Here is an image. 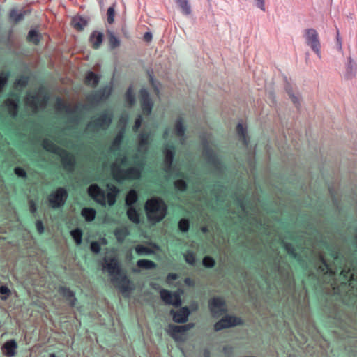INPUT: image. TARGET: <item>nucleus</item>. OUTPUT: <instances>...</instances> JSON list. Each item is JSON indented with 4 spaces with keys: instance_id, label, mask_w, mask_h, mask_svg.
<instances>
[{
    "instance_id": "36",
    "label": "nucleus",
    "mask_w": 357,
    "mask_h": 357,
    "mask_svg": "<svg viewBox=\"0 0 357 357\" xmlns=\"http://www.w3.org/2000/svg\"><path fill=\"white\" fill-rule=\"evenodd\" d=\"M114 235L119 241L122 242L129 235V231L125 227L118 228L115 230Z\"/></svg>"
},
{
    "instance_id": "38",
    "label": "nucleus",
    "mask_w": 357,
    "mask_h": 357,
    "mask_svg": "<svg viewBox=\"0 0 357 357\" xmlns=\"http://www.w3.org/2000/svg\"><path fill=\"white\" fill-rule=\"evenodd\" d=\"M70 236L74 239L77 245H79L82 241V231L79 228L75 229L70 231Z\"/></svg>"
},
{
    "instance_id": "8",
    "label": "nucleus",
    "mask_w": 357,
    "mask_h": 357,
    "mask_svg": "<svg viewBox=\"0 0 357 357\" xmlns=\"http://www.w3.org/2000/svg\"><path fill=\"white\" fill-rule=\"evenodd\" d=\"M202 155L207 164L213 168V172L215 174H218L222 172L223 168L222 163L216 153L208 146V144H204Z\"/></svg>"
},
{
    "instance_id": "44",
    "label": "nucleus",
    "mask_w": 357,
    "mask_h": 357,
    "mask_svg": "<svg viewBox=\"0 0 357 357\" xmlns=\"http://www.w3.org/2000/svg\"><path fill=\"white\" fill-rule=\"evenodd\" d=\"M10 17L15 22H18L24 18V14L16 10H12L10 13Z\"/></svg>"
},
{
    "instance_id": "43",
    "label": "nucleus",
    "mask_w": 357,
    "mask_h": 357,
    "mask_svg": "<svg viewBox=\"0 0 357 357\" xmlns=\"http://www.w3.org/2000/svg\"><path fill=\"white\" fill-rule=\"evenodd\" d=\"M135 252L138 255H149L151 253L150 248L141 245L136 246Z\"/></svg>"
},
{
    "instance_id": "57",
    "label": "nucleus",
    "mask_w": 357,
    "mask_h": 357,
    "mask_svg": "<svg viewBox=\"0 0 357 357\" xmlns=\"http://www.w3.org/2000/svg\"><path fill=\"white\" fill-rule=\"evenodd\" d=\"M15 84L17 86L25 87L28 84V79L26 77H22L17 79Z\"/></svg>"
},
{
    "instance_id": "37",
    "label": "nucleus",
    "mask_w": 357,
    "mask_h": 357,
    "mask_svg": "<svg viewBox=\"0 0 357 357\" xmlns=\"http://www.w3.org/2000/svg\"><path fill=\"white\" fill-rule=\"evenodd\" d=\"M123 139V132H119L115 138L114 139L112 144V149L114 151H118L120 149L121 142Z\"/></svg>"
},
{
    "instance_id": "32",
    "label": "nucleus",
    "mask_w": 357,
    "mask_h": 357,
    "mask_svg": "<svg viewBox=\"0 0 357 357\" xmlns=\"http://www.w3.org/2000/svg\"><path fill=\"white\" fill-rule=\"evenodd\" d=\"M96 215V211L92 208H84L81 211V215L85 219L86 222L93 221Z\"/></svg>"
},
{
    "instance_id": "18",
    "label": "nucleus",
    "mask_w": 357,
    "mask_h": 357,
    "mask_svg": "<svg viewBox=\"0 0 357 357\" xmlns=\"http://www.w3.org/2000/svg\"><path fill=\"white\" fill-rule=\"evenodd\" d=\"M356 73L357 63L351 56H349L347 58L345 63L344 78L346 79H351L355 77Z\"/></svg>"
},
{
    "instance_id": "23",
    "label": "nucleus",
    "mask_w": 357,
    "mask_h": 357,
    "mask_svg": "<svg viewBox=\"0 0 357 357\" xmlns=\"http://www.w3.org/2000/svg\"><path fill=\"white\" fill-rule=\"evenodd\" d=\"M185 132V128L183 126V120L181 118H178L175 123V133L176 135L181 138V144H183L185 142L184 135Z\"/></svg>"
},
{
    "instance_id": "7",
    "label": "nucleus",
    "mask_w": 357,
    "mask_h": 357,
    "mask_svg": "<svg viewBox=\"0 0 357 357\" xmlns=\"http://www.w3.org/2000/svg\"><path fill=\"white\" fill-rule=\"evenodd\" d=\"M303 36L305 43L316 54L319 59H321V42L318 32L313 28L304 30Z\"/></svg>"
},
{
    "instance_id": "16",
    "label": "nucleus",
    "mask_w": 357,
    "mask_h": 357,
    "mask_svg": "<svg viewBox=\"0 0 357 357\" xmlns=\"http://www.w3.org/2000/svg\"><path fill=\"white\" fill-rule=\"evenodd\" d=\"M190 310L187 306L180 308L178 310H170V314L172 316L174 321L176 323H185L188 321L190 315Z\"/></svg>"
},
{
    "instance_id": "3",
    "label": "nucleus",
    "mask_w": 357,
    "mask_h": 357,
    "mask_svg": "<svg viewBox=\"0 0 357 357\" xmlns=\"http://www.w3.org/2000/svg\"><path fill=\"white\" fill-rule=\"evenodd\" d=\"M144 165L143 161H139L135 166L123 169L118 163L114 162L111 166L113 178L118 183H123L126 180L139 179L141 177Z\"/></svg>"
},
{
    "instance_id": "40",
    "label": "nucleus",
    "mask_w": 357,
    "mask_h": 357,
    "mask_svg": "<svg viewBox=\"0 0 357 357\" xmlns=\"http://www.w3.org/2000/svg\"><path fill=\"white\" fill-rule=\"evenodd\" d=\"M10 74L8 72H1L0 73V93L2 92L4 86L6 85Z\"/></svg>"
},
{
    "instance_id": "19",
    "label": "nucleus",
    "mask_w": 357,
    "mask_h": 357,
    "mask_svg": "<svg viewBox=\"0 0 357 357\" xmlns=\"http://www.w3.org/2000/svg\"><path fill=\"white\" fill-rule=\"evenodd\" d=\"M18 98H8L5 100L4 105L7 107L9 115L15 119L18 114Z\"/></svg>"
},
{
    "instance_id": "50",
    "label": "nucleus",
    "mask_w": 357,
    "mask_h": 357,
    "mask_svg": "<svg viewBox=\"0 0 357 357\" xmlns=\"http://www.w3.org/2000/svg\"><path fill=\"white\" fill-rule=\"evenodd\" d=\"M287 93L293 103L296 105V107H298L300 102V95L298 93L295 94L292 91L290 90H287Z\"/></svg>"
},
{
    "instance_id": "26",
    "label": "nucleus",
    "mask_w": 357,
    "mask_h": 357,
    "mask_svg": "<svg viewBox=\"0 0 357 357\" xmlns=\"http://www.w3.org/2000/svg\"><path fill=\"white\" fill-rule=\"evenodd\" d=\"M277 271L278 273L289 283V285L291 286L293 283V279L291 278V275L289 271V267L287 268H282L280 264H277L275 266Z\"/></svg>"
},
{
    "instance_id": "24",
    "label": "nucleus",
    "mask_w": 357,
    "mask_h": 357,
    "mask_svg": "<svg viewBox=\"0 0 357 357\" xmlns=\"http://www.w3.org/2000/svg\"><path fill=\"white\" fill-rule=\"evenodd\" d=\"M103 35L100 32L93 31L90 36V42L94 49H98L102 43Z\"/></svg>"
},
{
    "instance_id": "27",
    "label": "nucleus",
    "mask_w": 357,
    "mask_h": 357,
    "mask_svg": "<svg viewBox=\"0 0 357 357\" xmlns=\"http://www.w3.org/2000/svg\"><path fill=\"white\" fill-rule=\"evenodd\" d=\"M100 81V77L92 71L89 72L85 77V84L96 87Z\"/></svg>"
},
{
    "instance_id": "4",
    "label": "nucleus",
    "mask_w": 357,
    "mask_h": 357,
    "mask_svg": "<svg viewBox=\"0 0 357 357\" xmlns=\"http://www.w3.org/2000/svg\"><path fill=\"white\" fill-rule=\"evenodd\" d=\"M110 192L107 193L101 189L97 184H91L87 190L89 195L98 204L105 206L107 202L108 205L112 206L116 202V196L119 192V189L113 185H109Z\"/></svg>"
},
{
    "instance_id": "59",
    "label": "nucleus",
    "mask_w": 357,
    "mask_h": 357,
    "mask_svg": "<svg viewBox=\"0 0 357 357\" xmlns=\"http://www.w3.org/2000/svg\"><path fill=\"white\" fill-rule=\"evenodd\" d=\"M255 4L257 8L261 9L262 11L266 10L265 0H255Z\"/></svg>"
},
{
    "instance_id": "33",
    "label": "nucleus",
    "mask_w": 357,
    "mask_h": 357,
    "mask_svg": "<svg viewBox=\"0 0 357 357\" xmlns=\"http://www.w3.org/2000/svg\"><path fill=\"white\" fill-rule=\"evenodd\" d=\"M137 265L138 267L145 270L154 269L156 267V264L149 259H139L137 261Z\"/></svg>"
},
{
    "instance_id": "10",
    "label": "nucleus",
    "mask_w": 357,
    "mask_h": 357,
    "mask_svg": "<svg viewBox=\"0 0 357 357\" xmlns=\"http://www.w3.org/2000/svg\"><path fill=\"white\" fill-rule=\"evenodd\" d=\"M243 324V321L241 317L227 314L214 324V330L219 331L222 329L229 328Z\"/></svg>"
},
{
    "instance_id": "20",
    "label": "nucleus",
    "mask_w": 357,
    "mask_h": 357,
    "mask_svg": "<svg viewBox=\"0 0 357 357\" xmlns=\"http://www.w3.org/2000/svg\"><path fill=\"white\" fill-rule=\"evenodd\" d=\"M17 344L15 340H10L6 342L2 346L3 353L7 357H13L16 354Z\"/></svg>"
},
{
    "instance_id": "14",
    "label": "nucleus",
    "mask_w": 357,
    "mask_h": 357,
    "mask_svg": "<svg viewBox=\"0 0 357 357\" xmlns=\"http://www.w3.org/2000/svg\"><path fill=\"white\" fill-rule=\"evenodd\" d=\"M56 155L61 158V163L66 170L69 172L74 171L75 160L69 152L63 149Z\"/></svg>"
},
{
    "instance_id": "41",
    "label": "nucleus",
    "mask_w": 357,
    "mask_h": 357,
    "mask_svg": "<svg viewBox=\"0 0 357 357\" xmlns=\"http://www.w3.org/2000/svg\"><path fill=\"white\" fill-rule=\"evenodd\" d=\"M185 261L192 266L195 264L196 259L195 253L192 251L188 250L184 255Z\"/></svg>"
},
{
    "instance_id": "12",
    "label": "nucleus",
    "mask_w": 357,
    "mask_h": 357,
    "mask_svg": "<svg viewBox=\"0 0 357 357\" xmlns=\"http://www.w3.org/2000/svg\"><path fill=\"white\" fill-rule=\"evenodd\" d=\"M163 152L165 154L164 170L166 173L170 174L172 172V165L175 155V147L174 144H167Z\"/></svg>"
},
{
    "instance_id": "34",
    "label": "nucleus",
    "mask_w": 357,
    "mask_h": 357,
    "mask_svg": "<svg viewBox=\"0 0 357 357\" xmlns=\"http://www.w3.org/2000/svg\"><path fill=\"white\" fill-rule=\"evenodd\" d=\"M149 133L148 132H142L139 135V149H144L145 151L147 150V146L149 144Z\"/></svg>"
},
{
    "instance_id": "21",
    "label": "nucleus",
    "mask_w": 357,
    "mask_h": 357,
    "mask_svg": "<svg viewBox=\"0 0 357 357\" xmlns=\"http://www.w3.org/2000/svg\"><path fill=\"white\" fill-rule=\"evenodd\" d=\"M42 146L45 150L57 155L63 149L56 145L52 140L48 138H44L42 142Z\"/></svg>"
},
{
    "instance_id": "30",
    "label": "nucleus",
    "mask_w": 357,
    "mask_h": 357,
    "mask_svg": "<svg viewBox=\"0 0 357 357\" xmlns=\"http://www.w3.org/2000/svg\"><path fill=\"white\" fill-rule=\"evenodd\" d=\"M138 200V195L135 190H130L126 197V205L128 207L134 206V204Z\"/></svg>"
},
{
    "instance_id": "55",
    "label": "nucleus",
    "mask_w": 357,
    "mask_h": 357,
    "mask_svg": "<svg viewBox=\"0 0 357 357\" xmlns=\"http://www.w3.org/2000/svg\"><path fill=\"white\" fill-rule=\"evenodd\" d=\"M91 251L95 254H98L100 252V245L97 241H93L90 245Z\"/></svg>"
},
{
    "instance_id": "2",
    "label": "nucleus",
    "mask_w": 357,
    "mask_h": 357,
    "mask_svg": "<svg viewBox=\"0 0 357 357\" xmlns=\"http://www.w3.org/2000/svg\"><path fill=\"white\" fill-rule=\"evenodd\" d=\"M102 268L108 272L111 276L112 282L120 289L122 294L130 291V282L115 257L105 258Z\"/></svg>"
},
{
    "instance_id": "28",
    "label": "nucleus",
    "mask_w": 357,
    "mask_h": 357,
    "mask_svg": "<svg viewBox=\"0 0 357 357\" xmlns=\"http://www.w3.org/2000/svg\"><path fill=\"white\" fill-rule=\"evenodd\" d=\"M177 5L179 6L181 13L184 15H190L192 13L191 6L189 0H175Z\"/></svg>"
},
{
    "instance_id": "56",
    "label": "nucleus",
    "mask_w": 357,
    "mask_h": 357,
    "mask_svg": "<svg viewBox=\"0 0 357 357\" xmlns=\"http://www.w3.org/2000/svg\"><path fill=\"white\" fill-rule=\"evenodd\" d=\"M142 122V117L141 115H139L136 118L135 125L133 126V128H132L134 132L138 131L139 128L141 127Z\"/></svg>"
},
{
    "instance_id": "45",
    "label": "nucleus",
    "mask_w": 357,
    "mask_h": 357,
    "mask_svg": "<svg viewBox=\"0 0 357 357\" xmlns=\"http://www.w3.org/2000/svg\"><path fill=\"white\" fill-rule=\"evenodd\" d=\"M27 39L29 41H31L33 43L37 44L39 42L40 38L38 32L35 30L31 29L29 31L28 33Z\"/></svg>"
},
{
    "instance_id": "51",
    "label": "nucleus",
    "mask_w": 357,
    "mask_h": 357,
    "mask_svg": "<svg viewBox=\"0 0 357 357\" xmlns=\"http://www.w3.org/2000/svg\"><path fill=\"white\" fill-rule=\"evenodd\" d=\"M114 8L113 6H110L107 10V22L109 24H112L114 22Z\"/></svg>"
},
{
    "instance_id": "17",
    "label": "nucleus",
    "mask_w": 357,
    "mask_h": 357,
    "mask_svg": "<svg viewBox=\"0 0 357 357\" xmlns=\"http://www.w3.org/2000/svg\"><path fill=\"white\" fill-rule=\"evenodd\" d=\"M59 293L66 299L69 306L75 307L77 303V299L75 297V294L70 288L66 287H60L59 288Z\"/></svg>"
},
{
    "instance_id": "63",
    "label": "nucleus",
    "mask_w": 357,
    "mask_h": 357,
    "mask_svg": "<svg viewBox=\"0 0 357 357\" xmlns=\"http://www.w3.org/2000/svg\"><path fill=\"white\" fill-rule=\"evenodd\" d=\"M58 106L61 109H66L67 111L68 110V107L62 102L61 99L57 101Z\"/></svg>"
},
{
    "instance_id": "53",
    "label": "nucleus",
    "mask_w": 357,
    "mask_h": 357,
    "mask_svg": "<svg viewBox=\"0 0 357 357\" xmlns=\"http://www.w3.org/2000/svg\"><path fill=\"white\" fill-rule=\"evenodd\" d=\"M336 48L337 50L342 52V38L340 36V33H339V30L337 29V31H336Z\"/></svg>"
},
{
    "instance_id": "35",
    "label": "nucleus",
    "mask_w": 357,
    "mask_h": 357,
    "mask_svg": "<svg viewBox=\"0 0 357 357\" xmlns=\"http://www.w3.org/2000/svg\"><path fill=\"white\" fill-rule=\"evenodd\" d=\"M72 24L75 29L81 31L86 25V21L81 17H75L72 20Z\"/></svg>"
},
{
    "instance_id": "60",
    "label": "nucleus",
    "mask_w": 357,
    "mask_h": 357,
    "mask_svg": "<svg viewBox=\"0 0 357 357\" xmlns=\"http://www.w3.org/2000/svg\"><path fill=\"white\" fill-rule=\"evenodd\" d=\"M178 278L176 273H170L167 275V282H170L171 281L176 280Z\"/></svg>"
},
{
    "instance_id": "47",
    "label": "nucleus",
    "mask_w": 357,
    "mask_h": 357,
    "mask_svg": "<svg viewBox=\"0 0 357 357\" xmlns=\"http://www.w3.org/2000/svg\"><path fill=\"white\" fill-rule=\"evenodd\" d=\"M109 43L112 48H116L120 44V41L118 38L112 33H110L109 35Z\"/></svg>"
},
{
    "instance_id": "49",
    "label": "nucleus",
    "mask_w": 357,
    "mask_h": 357,
    "mask_svg": "<svg viewBox=\"0 0 357 357\" xmlns=\"http://www.w3.org/2000/svg\"><path fill=\"white\" fill-rule=\"evenodd\" d=\"M126 98L127 102L130 104V105H132L135 103V95H134L132 90L130 87L126 91Z\"/></svg>"
},
{
    "instance_id": "5",
    "label": "nucleus",
    "mask_w": 357,
    "mask_h": 357,
    "mask_svg": "<svg viewBox=\"0 0 357 357\" xmlns=\"http://www.w3.org/2000/svg\"><path fill=\"white\" fill-rule=\"evenodd\" d=\"M144 210L148 220L152 223H157L166 216L167 206L162 199L152 197L146 202Z\"/></svg>"
},
{
    "instance_id": "15",
    "label": "nucleus",
    "mask_w": 357,
    "mask_h": 357,
    "mask_svg": "<svg viewBox=\"0 0 357 357\" xmlns=\"http://www.w3.org/2000/svg\"><path fill=\"white\" fill-rule=\"evenodd\" d=\"M139 96L143 112L149 115L151 112L153 102L149 97V93L146 89H142L139 91Z\"/></svg>"
},
{
    "instance_id": "52",
    "label": "nucleus",
    "mask_w": 357,
    "mask_h": 357,
    "mask_svg": "<svg viewBox=\"0 0 357 357\" xmlns=\"http://www.w3.org/2000/svg\"><path fill=\"white\" fill-rule=\"evenodd\" d=\"M0 294L3 295L1 299L6 300L10 294V290L6 286H1Z\"/></svg>"
},
{
    "instance_id": "58",
    "label": "nucleus",
    "mask_w": 357,
    "mask_h": 357,
    "mask_svg": "<svg viewBox=\"0 0 357 357\" xmlns=\"http://www.w3.org/2000/svg\"><path fill=\"white\" fill-rule=\"evenodd\" d=\"M36 227L39 234H43L45 229L43 222L40 220H36Z\"/></svg>"
},
{
    "instance_id": "64",
    "label": "nucleus",
    "mask_w": 357,
    "mask_h": 357,
    "mask_svg": "<svg viewBox=\"0 0 357 357\" xmlns=\"http://www.w3.org/2000/svg\"><path fill=\"white\" fill-rule=\"evenodd\" d=\"M144 38L146 41H150L152 39V34L150 32H146L144 35Z\"/></svg>"
},
{
    "instance_id": "46",
    "label": "nucleus",
    "mask_w": 357,
    "mask_h": 357,
    "mask_svg": "<svg viewBox=\"0 0 357 357\" xmlns=\"http://www.w3.org/2000/svg\"><path fill=\"white\" fill-rule=\"evenodd\" d=\"M202 264L206 268H213L215 264V261L211 257L206 256L202 260Z\"/></svg>"
},
{
    "instance_id": "39",
    "label": "nucleus",
    "mask_w": 357,
    "mask_h": 357,
    "mask_svg": "<svg viewBox=\"0 0 357 357\" xmlns=\"http://www.w3.org/2000/svg\"><path fill=\"white\" fill-rule=\"evenodd\" d=\"M178 229L181 231L185 233L188 232L190 228V222L189 220L185 218H182L178 222Z\"/></svg>"
},
{
    "instance_id": "61",
    "label": "nucleus",
    "mask_w": 357,
    "mask_h": 357,
    "mask_svg": "<svg viewBox=\"0 0 357 357\" xmlns=\"http://www.w3.org/2000/svg\"><path fill=\"white\" fill-rule=\"evenodd\" d=\"M29 210L32 214L36 213V212L37 211L36 205L33 200L29 201Z\"/></svg>"
},
{
    "instance_id": "13",
    "label": "nucleus",
    "mask_w": 357,
    "mask_h": 357,
    "mask_svg": "<svg viewBox=\"0 0 357 357\" xmlns=\"http://www.w3.org/2000/svg\"><path fill=\"white\" fill-rule=\"evenodd\" d=\"M162 300L167 305H172L176 307L181 305V300L178 294H172L170 291L162 289L160 291Z\"/></svg>"
},
{
    "instance_id": "1",
    "label": "nucleus",
    "mask_w": 357,
    "mask_h": 357,
    "mask_svg": "<svg viewBox=\"0 0 357 357\" xmlns=\"http://www.w3.org/2000/svg\"><path fill=\"white\" fill-rule=\"evenodd\" d=\"M330 252L331 261L326 259L324 255H319V265L318 269L320 273L335 276L340 274L347 281L357 280L354 267L349 257L344 256L337 245H327Z\"/></svg>"
},
{
    "instance_id": "48",
    "label": "nucleus",
    "mask_w": 357,
    "mask_h": 357,
    "mask_svg": "<svg viewBox=\"0 0 357 357\" xmlns=\"http://www.w3.org/2000/svg\"><path fill=\"white\" fill-rule=\"evenodd\" d=\"M179 326L174 324H169L168 326V331L171 336L174 339H176V335L180 333L179 328H177Z\"/></svg>"
},
{
    "instance_id": "31",
    "label": "nucleus",
    "mask_w": 357,
    "mask_h": 357,
    "mask_svg": "<svg viewBox=\"0 0 357 357\" xmlns=\"http://www.w3.org/2000/svg\"><path fill=\"white\" fill-rule=\"evenodd\" d=\"M127 216L128 219L135 224H139L140 222L139 214L135 206L128 207Z\"/></svg>"
},
{
    "instance_id": "25",
    "label": "nucleus",
    "mask_w": 357,
    "mask_h": 357,
    "mask_svg": "<svg viewBox=\"0 0 357 357\" xmlns=\"http://www.w3.org/2000/svg\"><path fill=\"white\" fill-rule=\"evenodd\" d=\"M236 132L239 137V139L243 142V145L248 146V138L247 135V130L242 123H238L236 126Z\"/></svg>"
},
{
    "instance_id": "9",
    "label": "nucleus",
    "mask_w": 357,
    "mask_h": 357,
    "mask_svg": "<svg viewBox=\"0 0 357 357\" xmlns=\"http://www.w3.org/2000/svg\"><path fill=\"white\" fill-rule=\"evenodd\" d=\"M68 197L67 190L65 188L59 187L50 194L48 197L50 206L54 209L62 208L66 204Z\"/></svg>"
},
{
    "instance_id": "22",
    "label": "nucleus",
    "mask_w": 357,
    "mask_h": 357,
    "mask_svg": "<svg viewBox=\"0 0 357 357\" xmlns=\"http://www.w3.org/2000/svg\"><path fill=\"white\" fill-rule=\"evenodd\" d=\"M107 96L108 95L106 94V90L100 89L90 95L89 99L93 103H99L106 99Z\"/></svg>"
},
{
    "instance_id": "62",
    "label": "nucleus",
    "mask_w": 357,
    "mask_h": 357,
    "mask_svg": "<svg viewBox=\"0 0 357 357\" xmlns=\"http://www.w3.org/2000/svg\"><path fill=\"white\" fill-rule=\"evenodd\" d=\"M129 164L128 158L126 156H123L121 159V164L119 165L126 166Z\"/></svg>"
},
{
    "instance_id": "11",
    "label": "nucleus",
    "mask_w": 357,
    "mask_h": 357,
    "mask_svg": "<svg viewBox=\"0 0 357 357\" xmlns=\"http://www.w3.org/2000/svg\"><path fill=\"white\" fill-rule=\"evenodd\" d=\"M208 307L214 318H218L227 312L225 300L219 296L209 300Z\"/></svg>"
},
{
    "instance_id": "29",
    "label": "nucleus",
    "mask_w": 357,
    "mask_h": 357,
    "mask_svg": "<svg viewBox=\"0 0 357 357\" xmlns=\"http://www.w3.org/2000/svg\"><path fill=\"white\" fill-rule=\"evenodd\" d=\"M282 245L285 250L294 258L299 259L300 256L296 251V246L292 243L287 242L284 240L282 241Z\"/></svg>"
},
{
    "instance_id": "42",
    "label": "nucleus",
    "mask_w": 357,
    "mask_h": 357,
    "mask_svg": "<svg viewBox=\"0 0 357 357\" xmlns=\"http://www.w3.org/2000/svg\"><path fill=\"white\" fill-rule=\"evenodd\" d=\"M174 187L178 191L185 192L187 190L188 184L184 180L178 179L174 181Z\"/></svg>"
},
{
    "instance_id": "54",
    "label": "nucleus",
    "mask_w": 357,
    "mask_h": 357,
    "mask_svg": "<svg viewBox=\"0 0 357 357\" xmlns=\"http://www.w3.org/2000/svg\"><path fill=\"white\" fill-rule=\"evenodd\" d=\"M14 172L15 174L21 178H26L27 177V174L24 169L20 167H17L15 168Z\"/></svg>"
},
{
    "instance_id": "6",
    "label": "nucleus",
    "mask_w": 357,
    "mask_h": 357,
    "mask_svg": "<svg viewBox=\"0 0 357 357\" xmlns=\"http://www.w3.org/2000/svg\"><path fill=\"white\" fill-rule=\"evenodd\" d=\"M112 115L105 112L94 120L90 121L86 128L85 132H90L93 135L96 134L100 129L107 130L112 123Z\"/></svg>"
}]
</instances>
